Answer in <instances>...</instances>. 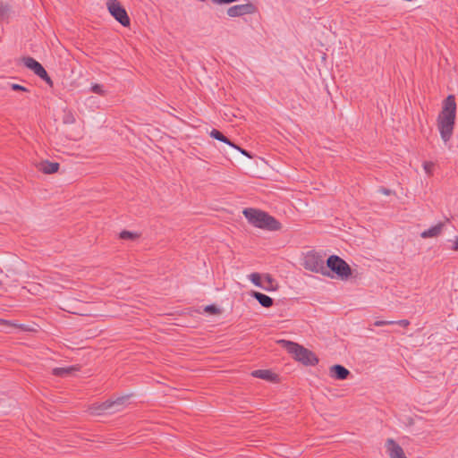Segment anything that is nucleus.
Instances as JSON below:
<instances>
[{"label":"nucleus","instance_id":"31","mask_svg":"<svg viewBox=\"0 0 458 458\" xmlns=\"http://www.w3.org/2000/svg\"><path fill=\"white\" fill-rule=\"evenodd\" d=\"M3 322L5 325H8V326H11V327H21V329L26 330V328H24V327L22 325L18 326V325L11 323L9 321H6V320H4Z\"/></svg>","mask_w":458,"mask_h":458},{"label":"nucleus","instance_id":"27","mask_svg":"<svg viewBox=\"0 0 458 458\" xmlns=\"http://www.w3.org/2000/svg\"><path fill=\"white\" fill-rule=\"evenodd\" d=\"M386 325H394V321L392 320H377L374 322V326L382 327Z\"/></svg>","mask_w":458,"mask_h":458},{"label":"nucleus","instance_id":"25","mask_svg":"<svg viewBox=\"0 0 458 458\" xmlns=\"http://www.w3.org/2000/svg\"><path fill=\"white\" fill-rule=\"evenodd\" d=\"M434 164L432 162H424L423 168L428 174H432Z\"/></svg>","mask_w":458,"mask_h":458},{"label":"nucleus","instance_id":"21","mask_svg":"<svg viewBox=\"0 0 458 458\" xmlns=\"http://www.w3.org/2000/svg\"><path fill=\"white\" fill-rule=\"evenodd\" d=\"M76 121L75 116L71 111L64 112V114L63 116V122L65 124H72L74 123Z\"/></svg>","mask_w":458,"mask_h":458},{"label":"nucleus","instance_id":"17","mask_svg":"<svg viewBox=\"0 0 458 458\" xmlns=\"http://www.w3.org/2000/svg\"><path fill=\"white\" fill-rule=\"evenodd\" d=\"M251 376L254 377L266 379L268 381H272L275 377V375L268 369H257L251 372Z\"/></svg>","mask_w":458,"mask_h":458},{"label":"nucleus","instance_id":"33","mask_svg":"<svg viewBox=\"0 0 458 458\" xmlns=\"http://www.w3.org/2000/svg\"><path fill=\"white\" fill-rule=\"evenodd\" d=\"M452 250L458 251V237L455 238Z\"/></svg>","mask_w":458,"mask_h":458},{"label":"nucleus","instance_id":"26","mask_svg":"<svg viewBox=\"0 0 458 458\" xmlns=\"http://www.w3.org/2000/svg\"><path fill=\"white\" fill-rule=\"evenodd\" d=\"M11 89L15 91H23V92L29 91V89L27 88H25L20 84H16V83L11 84Z\"/></svg>","mask_w":458,"mask_h":458},{"label":"nucleus","instance_id":"18","mask_svg":"<svg viewBox=\"0 0 458 458\" xmlns=\"http://www.w3.org/2000/svg\"><path fill=\"white\" fill-rule=\"evenodd\" d=\"M210 137L219 140V141H222L231 147H235V145L230 141V140L225 137L221 131H219L218 130H216V129H213L210 133H209Z\"/></svg>","mask_w":458,"mask_h":458},{"label":"nucleus","instance_id":"5","mask_svg":"<svg viewBox=\"0 0 458 458\" xmlns=\"http://www.w3.org/2000/svg\"><path fill=\"white\" fill-rule=\"evenodd\" d=\"M327 268L331 269L341 279H347L352 275L350 266L340 257L332 255L327 260Z\"/></svg>","mask_w":458,"mask_h":458},{"label":"nucleus","instance_id":"3","mask_svg":"<svg viewBox=\"0 0 458 458\" xmlns=\"http://www.w3.org/2000/svg\"><path fill=\"white\" fill-rule=\"evenodd\" d=\"M277 344L285 349L293 357L306 366H315L318 363V359L311 351L303 346L288 340H278Z\"/></svg>","mask_w":458,"mask_h":458},{"label":"nucleus","instance_id":"8","mask_svg":"<svg viewBox=\"0 0 458 458\" xmlns=\"http://www.w3.org/2000/svg\"><path fill=\"white\" fill-rule=\"evenodd\" d=\"M22 63L28 69L31 70L36 75L44 80L47 84H53V81L51 78L48 76L45 68L34 58L30 56L23 57Z\"/></svg>","mask_w":458,"mask_h":458},{"label":"nucleus","instance_id":"11","mask_svg":"<svg viewBox=\"0 0 458 458\" xmlns=\"http://www.w3.org/2000/svg\"><path fill=\"white\" fill-rule=\"evenodd\" d=\"M330 375L335 379L344 380L350 375V371L344 366L336 364L330 368Z\"/></svg>","mask_w":458,"mask_h":458},{"label":"nucleus","instance_id":"14","mask_svg":"<svg viewBox=\"0 0 458 458\" xmlns=\"http://www.w3.org/2000/svg\"><path fill=\"white\" fill-rule=\"evenodd\" d=\"M251 296L255 298L259 301V303L264 308H270L274 304L273 299L264 293L259 292H252Z\"/></svg>","mask_w":458,"mask_h":458},{"label":"nucleus","instance_id":"15","mask_svg":"<svg viewBox=\"0 0 458 458\" xmlns=\"http://www.w3.org/2000/svg\"><path fill=\"white\" fill-rule=\"evenodd\" d=\"M58 169L59 164L56 162L43 161L40 163L39 166V170L47 174L56 173Z\"/></svg>","mask_w":458,"mask_h":458},{"label":"nucleus","instance_id":"13","mask_svg":"<svg viewBox=\"0 0 458 458\" xmlns=\"http://www.w3.org/2000/svg\"><path fill=\"white\" fill-rule=\"evenodd\" d=\"M443 227L444 224L438 223L437 225L430 227L429 229L423 231L420 233V236L423 239L437 237L442 233Z\"/></svg>","mask_w":458,"mask_h":458},{"label":"nucleus","instance_id":"4","mask_svg":"<svg viewBox=\"0 0 458 458\" xmlns=\"http://www.w3.org/2000/svg\"><path fill=\"white\" fill-rule=\"evenodd\" d=\"M128 399V396H121L116 398L115 400H106V402L100 404H93L89 410L90 412L94 415H101L104 413H114L121 411L124 406L125 403Z\"/></svg>","mask_w":458,"mask_h":458},{"label":"nucleus","instance_id":"16","mask_svg":"<svg viewBox=\"0 0 458 458\" xmlns=\"http://www.w3.org/2000/svg\"><path fill=\"white\" fill-rule=\"evenodd\" d=\"M79 368L75 366H70L65 368H55L52 370L53 375L56 377H68L72 375L73 372L78 371Z\"/></svg>","mask_w":458,"mask_h":458},{"label":"nucleus","instance_id":"24","mask_svg":"<svg viewBox=\"0 0 458 458\" xmlns=\"http://www.w3.org/2000/svg\"><path fill=\"white\" fill-rule=\"evenodd\" d=\"M91 91L101 96L105 95V90L103 89L102 85L99 84H94L91 87Z\"/></svg>","mask_w":458,"mask_h":458},{"label":"nucleus","instance_id":"30","mask_svg":"<svg viewBox=\"0 0 458 458\" xmlns=\"http://www.w3.org/2000/svg\"><path fill=\"white\" fill-rule=\"evenodd\" d=\"M378 191H379L380 193L384 194V195H390V194H392V192H393L391 190L386 189V188H383V187H382V188H380V189L378 190Z\"/></svg>","mask_w":458,"mask_h":458},{"label":"nucleus","instance_id":"32","mask_svg":"<svg viewBox=\"0 0 458 458\" xmlns=\"http://www.w3.org/2000/svg\"><path fill=\"white\" fill-rule=\"evenodd\" d=\"M234 148L238 149L242 154H243L244 156H247L249 157H250V156L249 155V153L245 150V149H242L240 147L236 146L233 147Z\"/></svg>","mask_w":458,"mask_h":458},{"label":"nucleus","instance_id":"29","mask_svg":"<svg viewBox=\"0 0 458 458\" xmlns=\"http://www.w3.org/2000/svg\"><path fill=\"white\" fill-rule=\"evenodd\" d=\"M394 324H397L403 327H407L410 325V321L407 319H402V320L394 321Z\"/></svg>","mask_w":458,"mask_h":458},{"label":"nucleus","instance_id":"22","mask_svg":"<svg viewBox=\"0 0 458 458\" xmlns=\"http://www.w3.org/2000/svg\"><path fill=\"white\" fill-rule=\"evenodd\" d=\"M10 9L7 5L0 4V21H4L9 16Z\"/></svg>","mask_w":458,"mask_h":458},{"label":"nucleus","instance_id":"12","mask_svg":"<svg viewBox=\"0 0 458 458\" xmlns=\"http://www.w3.org/2000/svg\"><path fill=\"white\" fill-rule=\"evenodd\" d=\"M279 288L278 283L269 274L263 275L262 289L267 292H275Z\"/></svg>","mask_w":458,"mask_h":458},{"label":"nucleus","instance_id":"6","mask_svg":"<svg viewBox=\"0 0 458 458\" xmlns=\"http://www.w3.org/2000/svg\"><path fill=\"white\" fill-rule=\"evenodd\" d=\"M303 267L305 269L322 275H327V267L324 264V259L320 255L316 252H309L305 255L303 259Z\"/></svg>","mask_w":458,"mask_h":458},{"label":"nucleus","instance_id":"2","mask_svg":"<svg viewBox=\"0 0 458 458\" xmlns=\"http://www.w3.org/2000/svg\"><path fill=\"white\" fill-rule=\"evenodd\" d=\"M242 213L249 223L255 227L268 231H278L281 229V224L267 212L255 208H245Z\"/></svg>","mask_w":458,"mask_h":458},{"label":"nucleus","instance_id":"28","mask_svg":"<svg viewBox=\"0 0 458 458\" xmlns=\"http://www.w3.org/2000/svg\"><path fill=\"white\" fill-rule=\"evenodd\" d=\"M214 4H228L236 2L237 0H211Z\"/></svg>","mask_w":458,"mask_h":458},{"label":"nucleus","instance_id":"1","mask_svg":"<svg viewBox=\"0 0 458 458\" xmlns=\"http://www.w3.org/2000/svg\"><path fill=\"white\" fill-rule=\"evenodd\" d=\"M455 117V97L454 95H449L443 101L442 110L437 116V129L444 142H447L453 135Z\"/></svg>","mask_w":458,"mask_h":458},{"label":"nucleus","instance_id":"19","mask_svg":"<svg viewBox=\"0 0 458 458\" xmlns=\"http://www.w3.org/2000/svg\"><path fill=\"white\" fill-rule=\"evenodd\" d=\"M249 279L251 281L253 284L262 289L263 287V276L255 272L251 273L248 276Z\"/></svg>","mask_w":458,"mask_h":458},{"label":"nucleus","instance_id":"23","mask_svg":"<svg viewBox=\"0 0 458 458\" xmlns=\"http://www.w3.org/2000/svg\"><path fill=\"white\" fill-rule=\"evenodd\" d=\"M204 310L208 313L214 314V315L220 313L219 309L215 305H208L205 307Z\"/></svg>","mask_w":458,"mask_h":458},{"label":"nucleus","instance_id":"20","mask_svg":"<svg viewBox=\"0 0 458 458\" xmlns=\"http://www.w3.org/2000/svg\"><path fill=\"white\" fill-rule=\"evenodd\" d=\"M138 237H139V235L137 233H134L130 231L124 230L120 233V238L123 240H135Z\"/></svg>","mask_w":458,"mask_h":458},{"label":"nucleus","instance_id":"9","mask_svg":"<svg viewBox=\"0 0 458 458\" xmlns=\"http://www.w3.org/2000/svg\"><path fill=\"white\" fill-rule=\"evenodd\" d=\"M257 12V7L250 2L242 4L231 6L227 9L226 13L229 17L235 18L246 14H253Z\"/></svg>","mask_w":458,"mask_h":458},{"label":"nucleus","instance_id":"7","mask_svg":"<svg viewBox=\"0 0 458 458\" xmlns=\"http://www.w3.org/2000/svg\"><path fill=\"white\" fill-rule=\"evenodd\" d=\"M107 9L110 14L123 26L127 27L130 25V18L126 10L122 6L117 0H108L106 2Z\"/></svg>","mask_w":458,"mask_h":458},{"label":"nucleus","instance_id":"10","mask_svg":"<svg viewBox=\"0 0 458 458\" xmlns=\"http://www.w3.org/2000/svg\"><path fill=\"white\" fill-rule=\"evenodd\" d=\"M386 447L390 458H407L401 445L394 439L388 438L386 443Z\"/></svg>","mask_w":458,"mask_h":458}]
</instances>
